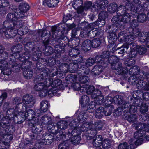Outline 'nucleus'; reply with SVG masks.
Returning a JSON list of instances; mask_svg holds the SVG:
<instances>
[{"mask_svg":"<svg viewBox=\"0 0 149 149\" xmlns=\"http://www.w3.org/2000/svg\"><path fill=\"white\" fill-rule=\"evenodd\" d=\"M29 120L30 121V123L32 125V126L39 125V119L37 116H34L31 120Z\"/></svg>","mask_w":149,"mask_h":149,"instance_id":"60","label":"nucleus"},{"mask_svg":"<svg viewBox=\"0 0 149 149\" xmlns=\"http://www.w3.org/2000/svg\"><path fill=\"white\" fill-rule=\"evenodd\" d=\"M44 54L46 56H49L53 53V48L50 46L45 47L44 48Z\"/></svg>","mask_w":149,"mask_h":149,"instance_id":"41","label":"nucleus"},{"mask_svg":"<svg viewBox=\"0 0 149 149\" xmlns=\"http://www.w3.org/2000/svg\"><path fill=\"white\" fill-rule=\"evenodd\" d=\"M97 133V131L94 127H92V126L89 130L85 133V136L88 140L91 139L93 138L96 135Z\"/></svg>","mask_w":149,"mask_h":149,"instance_id":"21","label":"nucleus"},{"mask_svg":"<svg viewBox=\"0 0 149 149\" xmlns=\"http://www.w3.org/2000/svg\"><path fill=\"white\" fill-rule=\"evenodd\" d=\"M137 52L140 54H144L146 51V49L144 45H141L137 47Z\"/></svg>","mask_w":149,"mask_h":149,"instance_id":"58","label":"nucleus"},{"mask_svg":"<svg viewBox=\"0 0 149 149\" xmlns=\"http://www.w3.org/2000/svg\"><path fill=\"white\" fill-rule=\"evenodd\" d=\"M58 2V0H44L43 4L49 7H53L56 6Z\"/></svg>","mask_w":149,"mask_h":149,"instance_id":"26","label":"nucleus"},{"mask_svg":"<svg viewBox=\"0 0 149 149\" xmlns=\"http://www.w3.org/2000/svg\"><path fill=\"white\" fill-rule=\"evenodd\" d=\"M99 2L101 9L104 10L107 7L108 3V2L107 1L101 0Z\"/></svg>","mask_w":149,"mask_h":149,"instance_id":"62","label":"nucleus"},{"mask_svg":"<svg viewBox=\"0 0 149 149\" xmlns=\"http://www.w3.org/2000/svg\"><path fill=\"white\" fill-rule=\"evenodd\" d=\"M29 6L26 3L23 2L20 3L18 8L15 10L23 18L25 16V13L29 10Z\"/></svg>","mask_w":149,"mask_h":149,"instance_id":"10","label":"nucleus"},{"mask_svg":"<svg viewBox=\"0 0 149 149\" xmlns=\"http://www.w3.org/2000/svg\"><path fill=\"white\" fill-rule=\"evenodd\" d=\"M117 29L116 26L115 25L109 26L107 28V31L109 33H115Z\"/></svg>","mask_w":149,"mask_h":149,"instance_id":"63","label":"nucleus"},{"mask_svg":"<svg viewBox=\"0 0 149 149\" xmlns=\"http://www.w3.org/2000/svg\"><path fill=\"white\" fill-rule=\"evenodd\" d=\"M9 52L6 51L0 54V67H4L7 65L6 64V60L8 58Z\"/></svg>","mask_w":149,"mask_h":149,"instance_id":"15","label":"nucleus"},{"mask_svg":"<svg viewBox=\"0 0 149 149\" xmlns=\"http://www.w3.org/2000/svg\"><path fill=\"white\" fill-rule=\"evenodd\" d=\"M127 2V3H130L131 4H133L135 8V10L138 11L139 9H141L142 8V6H141L140 5V1L139 0H132V1H130L127 0L125 3V4H126Z\"/></svg>","mask_w":149,"mask_h":149,"instance_id":"28","label":"nucleus"},{"mask_svg":"<svg viewBox=\"0 0 149 149\" xmlns=\"http://www.w3.org/2000/svg\"><path fill=\"white\" fill-rule=\"evenodd\" d=\"M127 107L124 106L123 112L125 113H135L137 110V108L134 105H130V103H127Z\"/></svg>","mask_w":149,"mask_h":149,"instance_id":"22","label":"nucleus"},{"mask_svg":"<svg viewBox=\"0 0 149 149\" xmlns=\"http://www.w3.org/2000/svg\"><path fill=\"white\" fill-rule=\"evenodd\" d=\"M136 66L131 67L129 70V73L131 75L137 74L139 72V69Z\"/></svg>","mask_w":149,"mask_h":149,"instance_id":"50","label":"nucleus"},{"mask_svg":"<svg viewBox=\"0 0 149 149\" xmlns=\"http://www.w3.org/2000/svg\"><path fill=\"white\" fill-rule=\"evenodd\" d=\"M41 52L38 50H36L33 53L32 59L34 61L38 60L41 56Z\"/></svg>","mask_w":149,"mask_h":149,"instance_id":"48","label":"nucleus"},{"mask_svg":"<svg viewBox=\"0 0 149 149\" xmlns=\"http://www.w3.org/2000/svg\"><path fill=\"white\" fill-rule=\"evenodd\" d=\"M94 59L95 63H106L104 61V60L105 59L104 58L102 55H97Z\"/></svg>","mask_w":149,"mask_h":149,"instance_id":"54","label":"nucleus"},{"mask_svg":"<svg viewBox=\"0 0 149 149\" xmlns=\"http://www.w3.org/2000/svg\"><path fill=\"white\" fill-rule=\"evenodd\" d=\"M111 141L108 139L104 140L102 143L103 148L104 149H108L111 146Z\"/></svg>","mask_w":149,"mask_h":149,"instance_id":"51","label":"nucleus"},{"mask_svg":"<svg viewBox=\"0 0 149 149\" xmlns=\"http://www.w3.org/2000/svg\"><path fill=\"white\" fill-rule=\"evenodd\" d=\"M40 120L44 124L46 125H49L51 123V118L50 117L45 115L42 117Z\"/></svg>","mask_w":149,"mask_h":149,"instance_id":"44","label":"nucleus"},{"mask_svg":"<svg viewBox=\"0 0 149 149\" xmlns=\"http://www.w3.org/2000/svg\"><path fill=\"white\" fill-rule=\"evenodd\" d=\"M113 99L115 103L121 106L122 110L123 112V108H124L123 107L124 106L127 107L126 104L129 103L128 102H127L124 100L123 97L120 96L116 95L114 97Z\"/></svg>","mask_w":149,"mask_h":149,"instance_id":"16","label":"nucleus"},{"mask_svg":"<svg viewBox=\"0 0 149 149\" xmlns=\"http://www.w3.org/2000/svg\"><path fill=\"white\" fill-rule=\"evenodd\" d=\"M57 28L55 26H53L52 28V37L53 39L57 38L58 35V33L59 32L57 30Z\"/></svg>","mask_w":149,"mask_h":149,"instance_id":"59","label":"nucleus"},{"mask_svg":"<svg viewBox=\"0 0 149 149\" xmlns=\"http://www.w3.org/2000/svg\"><path fill=\"white\" fill-rule=\"evenodd\" d=\"M91 44L93 48H96L100 45L101 44V40L99 38H95L92 40Z\"/></svg>","mask_w":149,"mask_h":149,"instance_id":"43","label":"nucleus"},{"mask_svg":"<svg viewBox=\"0 0 149 149\" xmlns=\"http://www.w3.org/2000/svg\"><path fill=\"white\" fill-rule=\"evenodd\" d=\"M119 59L116 56H112L109 57L107 59V62L110 63L111 65L119 61Z\"/></svg>","mask_w":149,"mask_h":149,"instance_id":"52","label":"nucleus"},{"mask_svg":"<svg viewBox=\"0 0 149 149\" xmlns=\"http://www.w3.org/2000/svg\"><path fill=\"white\" fill-rule=\"evenodd\" d=\"M91 123L90 122H86L83 123L80 127L78 128L81 132H82L86 133L91 127Z\"/></svg>","mask_w":149,"mask_h":149,"instance_id":"25","label":"nucleus"},{"mask_svg":"<svg viewBox=\"0 0 149 149\" xmlns=\"http://www.w3.org/2000/svg\"><path fill=\"white\" fill-rule=\"evenodd\" d=\"M32 130L33 133L38 135L40 133L42 130V128L40 125H37L33 126Z\"/></svg>","mask_w":149,"mask_h":149,"instance_id":"47","label":"nucleus"},{"mask_svg":"<svg viewBox=\"0 0 149 149\" xmlns=\"http://www.w3.org/2000/svg\"><path fill=\"white\" fill-rule=\"evenodd\" d=\"M103 68L102 66L95 65L92 70V73L95 75H99L103 71Z\"/></svg>","mask_w":149,"mask_h":149,"instance_id":"34","label":"nucleus"},{"mask_svg":"<svg viewBox=\"0 0 149 149\" xmlns=\"http://www.w3.org/2000/svg\"><path fill=\"white\" fill-rule=\"evenodd\" d=\"M68 67V69L69 71H70L71 72L73 73L77 70L79 65H78V64L75 61H73L70 64Z\"/></svg>","mask_w":149,"mask_h":149,"instance_id":"35","label":"nucleus"},{"mask_svg":"<svg viewBox=\"0 0 149 149\" xmlns=\"http://www.w3.org/2000/svg\"><path fill=\"white\" fill-rule=\"evenodd\" d=\"M135 7L133 4L126 3L125 6L120 5L118 7L117 14H119L120 16H122L121 22L123 24V27L125 24L129 22L130 19V13L134 14L138 11L135 10Z\"/></svg>","mask_w":149,"mask_h":149,"instance_id":"2","label":"nucleus"},{"mask_svg":"<svg viewBox=\"0 0 149 149\" xmlns=\"http://www.w3.org/2000/svg\"><path fill=\"white\" fill-rule=\"evenodd\" d=\"M136 129L139 131H142L143 130H148L147 129L148 127L147 126L146 123H138L135 125Z\"/></svg>","mask_w":149,"mask_h":149,"instance_id":"40","label":"nucleus"},{"mask_svg":"<svg viewBox=\"0 0 149 149\" xmlns=\"http://www.w3.org/2000/svg\"><path fill=\"white\" fill-rule=\"evenodd\" d=\"M89 30L86 28L83 29L81 30L80 36L82 38L88 37Z\"/></svg>","mask_w":149,"mask_h":149,"instance_id":"55","label":"nucleus"},{"mask_svg":"<svg viewBox=\"0 0 149 149\" xmlns=\"http://www.w3.org/2000/svg\"><path fill=\"white\" fill-rule=\"evenodd\" d=\"M22 47L21 45L19 44L12 47L11 49L13 54L10 56V61H16V60L18 59L19 56V54L22 49Z\"/></svg>","mask_w":149,"mask_h":149,"instance_id":"6","label":"nucleus"},{"mask_svg":"<svg viewBox=\"0 0 149 149\" xmlns=\"http://www.w3.org/2000/svg\"><path fill=\"white\" fill-rule=\"evenodd\" d=\"M107 108H104L102 107H99L95 110V114L96 117L98 118H101L104 115L109 116L111 113V109L109 110L108 113H107Z\"/></svg>","mask_w":149,"mask_h":149,"instance_id":"12","label":"nucleus"},{"mask_svg":"<svg viewBox=\"0 0 149 149\" xmlns=\"http://www.w3.org/2000/svg\"><path fill=\"white\" fill-rule=\"evenodd\" d=\"M24 45V50L29 52L31 53V52L34 51L35 49L33 46L34 43L32 42H28Z\"/></svg>","mask_w":149,"mask_h":149,"instance_id":"29","label":"nucleus"},{"mask_svg":"<svg viewBox=\"0 0 149 149\" xmlns=\"http://www.w3.org/2000/svg\"><path fill=\"white\" fill-rule=\"evenodd\" d=\"M30 53L26 51H25L23 54H19L18 58L21 61L25 62V63L27 62V63L29 62V64H31V61L28 60L31 57Z\"/></svg>","mask_w":149,"mask_h":149,"instance_id":"20","label":"nucleus"},{"mask_svg":"<svg viewBox=\"0 0 149 149\" xmlns=\"http://www.w3.org/2000/svg\"><path fill=\"white\" fill-rule=\"evenodd\" d=\"M133 35L138 37L139 40L141 42L146 43V46L149 47V32L143 33L138 29L133 30Z\"/></svg>","mask_w":149,"mask_h":149,"instance_id":"4","label":"nucleus"},{"mask_svg":"<svg viewBox=\"0 0 149 149\" xmlns=\"http://www.w3.org/2000/svg\"><path fill=\"white\" fill-rule=\"evenodd\" d=\"M22 100L25 106L29 108L33 107L35 102V99L31 95L27 94L24 95Z\"/></svg>","mask_w":149,"mask_h":149,"instance_id":"8","label":"nucleus"},{"mask_svg":"<svg viewBox=\"0 0 149 149\" xmlns=\"http://www.w3.org/2000/svg\"><path fill=\"white\" fill-rule=\"evenodd\" d=\"M101 91L98 89H96L91 94V97L92 98L96 99L95 100L99 101L102 103L104 99V97L101 95Z\"/></svg>","mask_w":149,"mask_h":149,"instance_id":"17","label":"nucleus"},{"mask_svg":"<svg viewBox=\"0 0 149 149\" xmlns=\"http://www.w3.org/2000/svg\"><path fill=\"white\" fill-rule=\"evenodd\" d=\"M68 125V123L66 121H61L58 122L57 127L61 130L65 129L67 128Z\"/></svg>","mask_w":149,"mask_h":149,"instance_id":"49","label":"nucleus"},{"mask_svg":"<svg viewBox=\"0 0 149 149\" xmlns=\"http://www.w3.org/2000/svg\"><path fill=\"white\" fill-rule=\"evenodd\" d=\"M118 15L115 16L112 18L111 21L114 24H118L120 26L123 25V24L121 22V20L120 21V18L119 17L120 15L119 14H117Z\"/></svg>","mask_w":149,"mask_h":149,"instance_id":"56","label":"nucleus"},{"mask_svg":"<svg viewBox=\"0 0 149 149\" xmlns=\"http://www.w3.org/2000/svg\"><path fill=\"white\" fill-rule=\"evenodd\" d=\"M135 37H136L133 35V33L132 34H130L126 36V34H125L123 32H121L118 34V38L120 42H126L130 43L131 41H134V38Z\"/></svg>","mask_w":149,"mask_h":149,"instance_id":"11","label":"nucleus"},{"mask_svg":"<svg viewBox=\"0 0 149 149\" xmlns=\"http://www.w3.org/2000/svg\"><path fill=\"white\" fill-rule=\"evenodd\" d=\"M51 79L52 80V81L49 84H50V86H51L52 87H57L61 85V81L59 79H57L53 81V79L52 78L48 79L47 78V81H48V80H50Z\"/></svg>","mask_w":149,"mask_h":149,"instance_id":"46","label":"nucleus"},{"mask_svg":"<svg viewBox=\"0 0 149 149\" xmlns=\"http://www.w3.org/2000/svg\"><path fill=\"white\" fill-rule=\"evenodd\" d=\"M15 113V114L14 115V116L11 118V119H12L15 123L18 124L21 123L23 118V117L21 116V113H18V111H16Z\"/></svg>","mask_w":149,"mask_h":149,"instance_id":"23","label":"nucleus"},{"mask_svg":"<svg viewBox=\"0 0 149 149\" xmlns=\"http://www.w3.org/2000/svg\"><path fill=\"white\" fill-rule=\"evenodd\" d=\"M97 100H95L94 101L91 102L89 104L87 111L90 113L93 112L99 106L101 102H97Z\"/></svg>","mask_w":149,"mask_h":149,"instance_id":"19","label":"nucleus"},{"mask_svg":"<svg viewBox=\"0 0 149 149\" xmlns=\"http://www.w3.org/2000/svg\"><path fill=\"white\" fill-rule=\"evenodd\" d=\"M20 26L11 25V27H4L6 29L5 30V35L6 38H10L15 37L18 33V28Z\"/></svg>","mask_w":149,"mask_h":149,"instance_id":"5","label":"nucleus"},{"mask_svg":"<svg viewBox=\"0 0 149 149\" xmlns=\"http://www.w3.org/2000/svg\"><path fill=\"white\" fill-rule=\"evenodd\" d=\"M27 108V107L25 106L22 101L19 104H17L15 107L16 110H18L16 111H18V113H22L25 111H26Z\"/></svg>","mask_w":149,"mask_h":149,"instance_id":"31","label":"nucleus"},{"mask_svg":"<svg viewBox=\"0 0 149 149\" xmlns=\"http://www.w3.org/2000/svg\"><path fill=\"white\" fill-rule=\"evenodd\" d=\"M91 46V42L87 39L82 43L81 48L84 51H88L90 49Z\"/></svg>","mask_w":149,"mask_h":149,"instance_id":"30","label":"nucleus"},{"mask_svg":"<svg viewBox=\"0 0 149 149\" xmlns=\"http://www.w3.org/2000/svg\"><path fill=\"white\" fill-rule=\"evenodd\" d=\"M50 71L48 69H44L38 75L35 79L34 81L36 84L34 86V89L36 91H40V96L44 97L47 94H49L50 90L49 91L48 88L50 87L49 84L52 81L51 79L47 80L49 75Z\"/></svg>","mask_w":149,"mask_h":149,"instance_id":"1","label":"nucleus"},{"mask_svg":"<svg viewBox=\"0 0 149 149\" xmlns=\"http://www.w3.org/2000/svg\"><path fill=\"white\" fill-rule=\"evenodd\" d=\"M29 31L28 27L24 25L22 21L20 22V26L18 28V33L20 35L26 34Z\"/></svg>","mask_w":149,"mask_h":149,"instance_id":"24","label":"nucleus"},{"mask_svg":"<svg viewBox=\"0 0 149 149\" xmlns=\"http://www.w3.org/2000/svg\"><path fill=\"white\" fill-rule=\"evenodd\" d=\"M72 4L73 7L76 9L82 6L83 1L82 0H75Z\"/></svg>","mask_w":149,"mask_h":149,"instance_id":"53","label":"nucleus"},{"mask_svg":"<svg viewBox=\"0 0 149 149\" xmlns=\"http://www.w3.org/2000/svg\"><path fill=\"white\" fill-rule=\"evenodd\" d=\"M33 74V72L29 69L26 70L23 72L24 76L27 79H31L32 77Z\"/></svg>","mask_w":149,"mask_h":149,"instance_id":"45","label":"nucleus"},{"mask_svg":"<svg viewBox=\"0 0 149 149\" xmlns=\"http://www.w3.org/2000/svg\"><path fill=\"white\" fill-rule=\"evenodd\" d=\"M138 118V116L136 114H131L130 115H127L125 117V119L131 123H133L136 121Z\"/></svg>","mask_w":149,"mask_h":149,"instance_id":"39","label":"nucleus"},{"mask_svg":"<svg viewBox=\"0 0 149 149\" xmlns=\"http://www.w3.org/2000/svg\"><path fill=\"white\" fill-rule=\"evenodd\" d=\"M77 29H72V31L71 38L70 39V40L73 41L74 42V41H76L77 42H79L80 40L79 38L76 37V35L77 33Z\"/></svg>","mask_w":149,"mask_h":149,"instance_id":"38","label":"nucleus"},{"mask_svg":"<svg viewBox=\"0 0 149 149\" xmlns=\"http://www.w3.org/2000/svg\"><path fill=\"white\" fill-rule=\"evenodd\" d=\"M132 139H130L129 142L130 144L127 146V144L126 142H124L120 143L118 146V149H134L135 146L134 144V142Z\"/></svg>","mask_w":149,"mask_h":149,"instance_id":"18","label":"nucleus"},{"mask_svg":"<svg viewBox=\"0 0 149 149\" xmlns=\"http://www.w3.org/2000/svg\"><path fill=\"white\" fill-rule=\"evenodd\" d=\"M111 68L113 70L116 71V74H126L128 72V69L123 68L121 63L119 61L111 65Z\"/></svg>","mask_w":149,"mask_h":149,"instance_id":"7","label":"nucleus"},{"mask_svg":"<svg viewBox=\"0 0 149 149\" xmlns=\"http://www.w3.org/2000/svg\"><path fill=\"white\" fill-rule=\"evenodd\" d=\"M23 18L15 10L14 13H9L6 17V20L3 22L4 27H11V25L20 26V19Z\"/></svg>","mask_w":149,"mask_h":149,"instance_id":"3","label":"nucleus"},{"mask_svg":"<svg viewBox=\"0 0 149 149\" xmlns=\"http://www.w3.org/2000/svg\"><path fill=\"white\" fill-rule=\"evenodd\" d=\"M49 107V103L46 100H44L41 102L40 103V109L41 111H40V112H46L48 109Z\"/></svg>","mask_w":149,"mask_h":149,"instance_id":"33","label":"nucleus"},{"mask_svg":"<svg viewBox=\"0 0 149 149\" xmlns=\"http://www.w3.org/2000/svg\"><path fill=\"white\" fill-rule=\"evenodd\" d=\"M101 9L100 6V2L98 3V2H95L93 5L92 6L91 10L92 11H96Z\"/></svg>","mask_w":149,"mask_h":149,"instance_id":"61","label":"nucleus"},{"mask_svg":"<svg viewBox=\"0 0 149 149\" xmlns=\"http://www.w3.org/2000/svg\"><path fill=\"white\" fill-rule=\"evenodd\" d=\"M102 136L98 135L96 136L95 139H93V145L95 147H99L102 145Z\"/></svg>","mask_w":149,"mask_h":149,"instance_id":"27","label":"nucleus"},{"mask_svg":"<svg viewBox=\"0 0 149 149\" xmlns=\"http://www.w3.org/2000/svg\"><path fill=\"white\" fill-rule=\"evenodd\" d=\"M68 144L66 141L61 143L58 145V149H68Z\"/></svg>","mask_w":149,"mask_h":149,"instance_id":"64","label":"nucleus"},{"mask_svg":"<svg viewBox=\"0 0 149 149\" xmlns=\"http://www.w3.org/2000/svg\"><path fill=\"white\" fill-rule=\"evenodd\" d=\"M74 121H72L69 124L70 126L71 127L69 129L68 131L69 135H71L72 136H74L80 134L81 132L78 129L79 127L76 125Z\"/></svg>","mask_w":149,"mask_h":149,"instance_id":"13","label":"nucleus"},{"mask_svg":"<svg viewBox=\"0 0 149 149\" xmlns=\"http://www.w3.org/2000/svg\"><path fill=\"white\" fill-rule=\"evenodd\" d=\"M71 138L72 139L71 142L72 143L74 144H78L81 140V138L79 135L74 136H72Z\"/></svg>","mask_w":149,"mask_h":149,"instance_id":"57","label":"nucleus"},{"mask_svg":"<svg viewBox=\"0 0 149 149\" xmlns=\"http://www.w3.org/2000/svg\"><path fill=\"white\" fill-rule=\"evenodd\" d=\"M80 53V51L77 47L70 49L69 51V55L72 57H76Z\"/></svg>","mask_w":149,"mask_h":149,"instance_id":"36","label":"nucleus"},{"mask_svg":"<svg viewBox=\"0 0 149 149\" xmlns=\"http://www.w3.org/2000/svg\"><path fill=\"white\" fill-rule=\"evenodd\" d=\"M11 119L9 117H7V116L2 118L1 120V123L2 127L5 128L6 126L9 125V123L10 122Z\"/></svg>","mask_w":149,"mask_h":149,"instance_id":"37","label":"nucleus"},{"mask_svg":"<svg viewBox=\"0 0 149 149\" xmlns=\"http://www.w3.org/2000/svg\"><path fill=\"white\" fill-rule=\"evenodd\" d=\"M104 123L102 121L98 120L94 123V124L91 123L92 127H94L96 131L102 129L104 125Z\"/></svg>","mask_w":149,"mask_h":149,"instance_id":"32","label":"nucleus"},{"mask_svg":"<svg viewBox=\"0 0 149 149\" xmlns=\"http://www.w3.org/2000/svg\"><path fill=\"white\" fill-rule=\"evenodd\" d=\"M118 7L117 4L115 3H111L108 8V11L111 13H113L116 11L117 10H118Z\"/></svg>","mask_w":149,"mask_h":149,"instance_id":"42","label":"nucleus"},{"mask_svg":"<svg viewBox=\"0 0 149 149\" xmlns=\"http://www.w3.org/2000/svg\"><path fill=\"white\" fill-rule=\"evenodd\" d=\"M42 141L39 143V146L42 145H49L54 141L55 138L52 134L49 133L43 134L42 137Z\"/></svg>","mask_w":149,"mask_h":149,"instance_id":"9","label":"nucleus"},{"mask_svg":"<svg viewBox=\"0 0 149 149\" xmlns=\"http://www.w3.org/2000/svg\"><path fill=\"white\" fill-rule=\"evenodd\" d=\"M23 113V116L27 119L28 120H31L34 116L38 117L40 115V110L37 111L35 112L32 109H29Z\"/></svg>","mask_w":149,"mask_h":149,"instance_id":"14","label":"nucleus"}]
</instances>
